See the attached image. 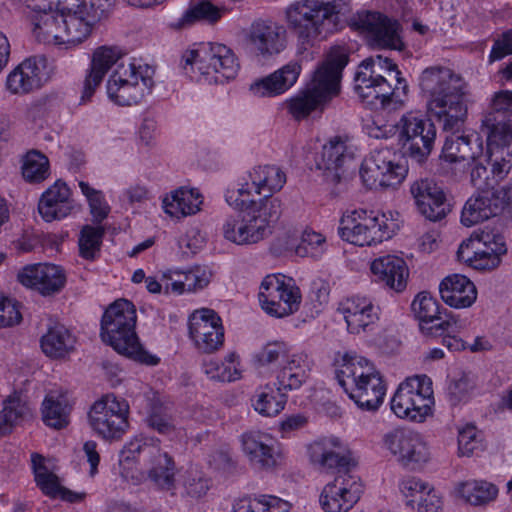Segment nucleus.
Returning <instances> with one entry per match:
<instances>
[{"label": "nucleus", "instance_id": "nucleus-1", "mask_svg": "<svg viewBox=\"0 0 512 512\" xmlns=\"http://www.w3.org/2000/svg\"><path fill=\"white\" fill-rule=\"evenodd\" d=\"M419 86L427 99V110L446 132L441 157L449 164L453 175L462 179L470 159L481 155L483 140L477 134L457 135L468 114V83L453 70L442 66L424 69L419 77Z\"/></svg>", "mask_w": 512, "mask_h": 512}, {"label": "nucleus", "instance_id": "nucleus-2", "mask_svg": "<svg viewBox=\"0 0 512 512\" xmlns=\"http://www.w3.org/2000/svg\"><path fill=\"white\" fill-rule=\"evenodd\" d=\"M351 12L350 0H298L285 11L289 29L303 45L340 31Z\"/></svg>", "mask_w": 512, "mask_h": 512}, {"label": "nucleus", "instance_id": "nucleus-3", "mask_svg": "<svg viewBox=\"0 0 512 512\" xmlns=\"http://www.w3.org/2000/svg\"><path fill=\"white\" fill-rule=\"evenodd\" d=\"M491 161V150H482L481 155L470 159L466 172H469V182L478 193L470 197L461 213V223L471 227L479 222L498 216L504 209L512 206V185L494 189L495 181L490 179L487 168ZM467 176V173L464 177Z\"/></svg>", "mask_w": 512, "mask_h": 512}, {"label": "nucleus", "instance_id": "nucleus-4", "mask_svg": "<svg viewBox=\"0 0 512 512\" xmlns=\"http://www.w3.org/2000/svg\"><path fill=\"white\" fill-rule=\"evenodd\" d=\"M355 91L363 102L382 106L390 103L403 104L408 85L397 65L382 55L362 61L355 76Z\"/></svg>", "mask_w": 512, "mask_h": 512}, {"label": "nucleus", "instance_id": "nucleus-5", "mask_svg": "<svg viewBox=\"0 0 512 512\" xmlns=\"http://www.w3.org/2000/svg\"><path fill=\"white\" fill-rule=\"evenodd\" d=\"M336 379L360 409L376 411L383 403L386 384L380 371L367 358L345 353L336 369Z\"/></svg>", "mask_w": 512, "mask_h": 512}, {"label": "nucleus", "instance_id": "nucleus-6", "mask_svg": "<svg viewBox=\"0 0 512 512\" xmlns=\"http://www.w3.org/2000/svg\"><path fill=\"white\" fill-rule=\"evenodd\" d=\"M135 305L127 299H117L105 310L101 319L102 340L116 352L134 361L157 365L159 358L145 351L135 331Z\"/></svg>", "mask_w": 512, "mask_h": 512}, {"label": "nucleus", "instance_id": "nucleus-7", "mask_svg": "<svg viewBox=\"0 0 512 512\" xmlns=\"http://www.w3.org/2000/svg\"><path fill=\"white\" fill-rule=\"evenodd\" d=\"M181 67L193 81L219 84L234 79L240 64L228 46L220 43H200L182 54Z\"/></svg>", "mask_w": 512, "mask_h": 512}, {"label": "nucleus", "instance_id": "nucleus-8", "mask_svg": "<svg viewBox=\"0 0 512 512\" xmlns=\"http://www.w3.org/2000/svg\"><path fill=\"white\" fill-rule=\"evenodd\" d=\"M116 0H62L61 18L63 46L75 48L85 42L96 25L112 11Z\"/></svg>", "mask_w": 512, "mask_h": 512}, {"label": "nucleus", "instance_id": "nucleus-9", "mask_svg": "<svg viewBox=\"0 0 512 512\" xmlns=\"http://www.w3.org/2000/svg\"><path fill=\"white\" fill-rule=\"evenodd\" d=\"M398 229L397 212L357 209L342 216L338 234L353 245L371 246L390 239Z\"/></svg>", "mask_w": 512, "mask_h": 512}, {"label": "nucleus", "instance_id": "nucleus-10", "mask_svg": "<svg viewBox=\"0 0 512 512\" xmlns=\"http://www.w3.org/2000/svg\"><path fill=\"white\" fill-rule=\"evenodd\" d=\"M155 70L141 60L121 62L107 82V95L119 106H132L140 103L154 86Z\"/></svg>", "mask_w": 512, "mask_h": 512}, {"label": "nucleus", "instance_id": "nucleus-11", "mask_svg": "<svg viewBox=\"0 0 512 512\" xmlns=\"http://www.w3.org/2000/svg\"><path fill=\"white\" fill-rule=\"evenodd\" d=\"M506 253L505 237L500 230L485 226L461 242L457 256L475 270L491 271L500 266Z\"/></svg>", "mask_w": 512, "mask_h": 512}, {"label": "nucleus", "instance_id": "nucleus-12", "mask_svg": "<svg viewBox=\"0 0 512 512\" xmlns=\"http://www.w3.org/2000/svg\"><path fill=\"white\" fill-rule=\"evenodd\" d=\"M408 167L397 153L389 148L375 149L363 160L360 177L369 189H395L405 180Z\"/></svg>", "mask_w": 512, "mask_h": 512}, {"label": "nucleus", "instance_id": "nucleus-13", "mask_svg": "<svg viewBox=\"0 0 512 512\" xmlns=\"http://www.w3.org/2000/svg\"><path fill=\"white\" fill-rule=\"evenodd\" d=\"M432 380L426 375L407 378L391 400V410L402 419L423 422L432 412Z\"/></svg>", "mask_w": 512, "mask_h": 512}, {"label": "nucleus", "instance_id": "nucleus-14", "mask_svg": "<svg viewBox=\"0 0 512 512\" xmlns=\"http://www.w3.org/2000/svg\"><path fill=\"white\" fill-rule=\"evenodd\" d=\"M382 447L403 468L418 471L432 459V451L425 437L414 430L395 428L382 437Z\"/></svg>", "mask_w": 512, "mask_h": 512}, {"label": "nucleus", "instance_id": "nucleus-15", "mask_svg": "<svg viewBox=\"0 0 512 512\" xmlns=\"http://www.w3.org/2000/svg\"><path fill=\"white\" fill-rule=\"evenodd\" d=\"M129 404L114 394H106L96 401L88 419L92 430L106 441H118L129 428Z\"/></svg>", "mask_w": 512, "mask_h": 512}, {"label": "nucleus", "instance_id": "nucleus-16", "mask_svg": "<svg viewBox=\"0 0 512 512\" xmlns=\"http://www.w3.org/2000/svg\"><path fill=\"white\" fill-rule=\"evenodd\" d=\"M258 299L265 313L283 318L299 309L302 295L292 278L282 274H271L262 280Z\"/></svg>", "mask_w": 512, "mask_h": 512}, {"label": "nucleus", "instance_id": "nucleus-17", "mask_svg": "<svg viewBox=\"0 0 512 512\" xmlns=\"http://www.w3.org/2000/svg\"><path fill=\"white\" fill-rule=\"evenodd\" d=\"M407 154L421 163L430 155L436 139L433 122L420 112H407L397 123Z\"/></svg>", "mask_w": 512, "mask_h": 512}, {"label": "nucleus", "instance_id": "nucleus-18", "mask_svg": "<svg viewBox=\"0 0 512 512\" xmlns=\"http://www.w3.org/2000/svg\"><path fill=\"white\" fill-rule=\"evenodd\" d=\"M348 57L341 51L330 53L311 74L304 88L326 107L340 94L342 70Z\"/></svg>", "mask_w": 512, "mask_h": 512}, {"label": "nucleus", "instance_id": "nucleus-19", "mask_svg": "<svg viewBox=\"0 0 512 512\" xmlns=\"http://www.w3.org/2000/svg\"><path fill=\"white\" fill-rule=\"evenodd\" d=\"M356 152L357 147L352 137L347 134L332 136L323 145L316 160L317 169L322 171L326 182L337 184L354 160Z\"/></svg>", "mask_w": 512, "mask_h": 512}, {"label": "nucleus", "instance_id": "nucleus-20", "mask_svg": "<svg viewBox=\"0 0 512 512\" xmlns=\"http://www.w3.org/2000/svg\"><path fill=\"white\" fill-rule=\"evenodd\" d=\"M358 26L368 43L376 48L401 51L405 45L401 36V25L379 12L359 15Z\"/></svg>", "mask_w": 512, "mask_h": 512}, {"label": "nucleus", "instance_id": "nucleus-21", "mask_svg": "<svg viewBox=\"0 0 512 512\" xmlns=\"http://www.w3.org/2000/svg\"><path fill=\"white\" fill-rule=\"evenodd\" d=\"M188 327L189 336L198 350L212 353L223 346L224 327L220 316L214 310H195L189 317Z\"/></svg>", "mask_w": 512, "mask_h": 512}, {"label": "nucleus", "instance_id": "nucleus-22", "mask_svg": "<svg viewBox=\"0 0 512 512\" xmlns=\"http://www.w3.org/2000/svg\"><path fill=\"white\" fill-rule=\"evenodd\" d=\"M246 42L257 57L268 59L286 48V30L275 21L256 19L246 32Z\"/></svg>", "mask_w": 512, "mask_h": 512}, {"label": "nucleus", "instance_id": "nucleus-23", "mask_svg": "<svg viewBox=\"0 0 512 512\" xmlns=\"http://www.w3.org/2000/svg\"><path fill=\"white\" fill-rule=\"evenodd\" d=\"M145 472L132 471L129 468H122V476L137 485L148 478L158 489L163 491H174L176 486V464L173 458L160 448L144 465Z\"/></svg>", "mask_w": 512, "mask_h": 512}, {"label": "nucleus", "instance_id": "nucleus-24", "mask_svg": "<svg viewBox=\"0 0 512 512\" xmlns=\"http://www.w3.org/2000/svg\"><path fill=\"white\" fill-rule=\"evenodd\" d=\"M240 443L249 464L257 470L271 471L282 461L281 450L267 434L248 431L240 436Z\"/></svg>", "mask_w": 512, "mask_h": 512}, {"label": "nucleus", "instance_id": "nucleus-25", "mask_svg": "<svg viewBox=\"0 0 512 512\" xmlns=\"http://www.w3.org/2000/svg\"><path fill=\"white\" fill-rule=\"evenodd\" d=\"M23 286L39 292L43 296L58 294L66 284V274L62 267L50 263H36L24 266L17 274Z\"/></svg>", "mask_w": 512, "mask_h": 512}, {"label": "nucleus", "instance_id": "nucleus-26", "mask_svg": "<svg viewBox=\"0 0 512 512\" xmlns=\"http://www.w3.org/2000/svg\"><path fill=\"white\" fill-rule=\"evenodd\" d=\"M343 316L347 329L352 334H360L371 329L379 320L380 309L372 299L354 295L343 299L337 308Z\"/></svg>", "mask_w": 512, "mask_h": 512}, {"label": "nucleus", "instance_id": "nucleus-27", "mask_svg": "<svg viewBox=\"0 0 512 512\" xmlns=\"http://www.w3.org/2000/svg\"><path fill=\"white\" fill-rule=\"evenodd\" d=\"M302 71L298 60H291L267 76L255 79L249 85V93L255 98H273L292 88Z\"/></svg>", "mask_w": 512, "mask_h": 512}, {"label": "nucleus", "instance_id": "nucleus-28", "mask_svg": "<svg viewBox=\"0 0 512 512\" xmlns=\"http://www.w3.org/2000/svg\"><path fill=\"white\" fill-rule=\"evenodd\" d=\"M124 56L125 51L118 46L102 45L93 51L91 62L83 81L81 103H86L91 99L107 72L113 65L118 66L121 63L119 61Z\"/></svg>", "mask_w": 512, "mask_h": 512}, {"label": "nucleus", "instance_id": "nucleus-29", "mask_svg": "<svg viewBox=\"0 0 512 512\" xmlns=\"http://www.w3.org/2000/svg\"><path fill=\"white\" fill-rule=\"evenodd\" d=\"M415 317L420 322V328L427 335H441L444 331L456 332L458 320L450 316L441 320L439 302L427 292L419 293L411 304Z\"/></svg>", "mask_w": 512, "mask_h": 512}, {"label": "nucleus", "instance_id": "nucleus-30", "mask_svg": "<svg viewBox=\"0 0 512 512\" xmlns=\"http://www.w3.org/2000/svg\"><path fill=\"white\" fill-rule=\"evenodd\" d=\"M48 79L47 60L34 56L22 61L8 74L6 87L13 94H26L40 88Z\"/></svg>", "mask_w": 512, "mask_h": 512}, {"label": "nucleus", "instance_id": "nucleus-31", "mask_svg": "<svg viewBox=\"0 0 512 512\" xmlns=\"http://www.w3.org/2000/svg\"><path fill=\"white\" fill-rule=\"evenodd\" d=\"M361 493V484L354 477L343 475L324 487L320 503L326 512H347L357 503Z\"/></svg>", "mask_w": 512, "mask_h": 512}, {"label": "nucleus", "instance_id": "nucleus-32", "mask_svg": "<svg viewBox=\"0 0 512 512\" xmlns=\"http://www.w3.org/2000/svg\"><path fill=\"white\" fill-rule=\"evenodd\" d=\"M372 281L396 293L405 290L409 277V269L402 257L383 255L370 263Z\"/></svg>", "mask_w": 512, "mask_h": 512}, {"label": "nucleus", "instance_id": "nucleus-33", "mask_svg": "<svg viewBox=\"0 0 512 512\" xmlns=\"http://www.w3.org/2000/svg\"><path fill=\"white\" fill-rule=\"evenodd\" d=\"M311 463L323 470L344 467L349 462L347 444L336 436H325L316 439L307 447Z\"/></svg>", "mask_w": 512, "mask_h": 512}, {"label": "nucleus", "instance_id": "nucleus-34", "mask_svg": "<svg viewBox=\"0 0 512 512\" xmlns=\"http://www.w3.org/2000/svg\"><path fill=\"white\" fill-rule=\"evenodd\" d=\"M410 192L418 211L431 221L441 220L446 216L448 206L445 194L433 180L420 179L412 183Z\"/></svg>", "mask_w": 512, "mask_h": 512}, {"label": "nucleus", "instance_id": "nucleus-35", "mask_svg": "<svg viewBox=\"0 0 512 512\" xmlns=\"http://www.w3.org/2000/svg\"><path fill=\"white\" fill-rule=\"evenodd\" d=\"M247 211L236 212L224 217L220 231L223 238L237 246H248L262 241L259 232Z\"/></svg>", "mask_w": 512, "mask_h": 512}, {"label": "nucleus", "instance_id": "nucleus-36", "mask_svg": "<svg viewBox=\"0 0 512 512\" xmlns=\"http://www.w3.org/2000/svg\"><path fill=\"white\" fill-rule=\"evenodd\" d=\"M73 207L70 188L57 180L42 194L38 210L45 221L51 222L68 216Z\"/></svg>", "mask_w": 512, "mask_h": 512}, {"label": "nucleus", "instance_id": "nucleus-37", "mask_svg": "<svg viewBox=\"0 0 512 512\" xmlns=\"http://www.w3.org/2000/svg\"><path fill=\"white\" fill-rule=\"evenodd\" d=\"M311 368L312 361L307 353H290L276 372L275 385L284 391L299 389L308 379Z\"/></svg>", "mask_w": 512, "mask_h": 512}, {"label": "nucleus", "instance_id": "nucleus-38", "mask_svg": "<svg viewBox=\"0 0 512 512\" xmlns=\"http://www.w3.org/2000/svg\"><path fill=\"white\" fill-rule=\"evenodd\" d=\"M442 300L450 307L461 309L470 307L477 299V289L466 276L453 274L444 278L439 286Z\"/></svg>", "mask_w": 512, "mask_h": 512}, {"label": "nucleus", "instance_id": "nucleus-39", "mask_svg": "<svg viewBox=\"0 0 512 512\" xmlns=\"http://www.w3.org/2000/svg\"><path fill=\"white\" fill-rule=\"evenodd\" d=\"M35 39L49 45L62 47L63 38L60 13L54 9L26 17Z\"/></svg>", "mask_w": 512, "mask_h": 512}, {"label": "nucleus", "instance_id": "nucleus-40", "mask_svg": "<svg viewBox=\"0 0 512 512\" xmlns=\"http://www.w3.org/2000/svg\"><path fill=\"white\" fill-rule=\"evenodd\" d=\"M248 173L257 195L271 196L279 192L287 181L285 172L276 165L255 166Z\"/></svg>", "mask_w": 512, "mask_h": 512}, {"label": "nucleus", "instance_id": "nucleus-41", "mask_svg": "<svg viewBox=\"0 0 512 512\" xmlns=\"http://www.w3.org/2000/svg\"><path fill=\"white\" fill-rule=\"evenodd\" d=\"M75 336L61 324L51 326L41 338V348L50 358L60 359L69 355L75 348Z\"/></svg>", "mask_w": 512, "mask_h": 512}, {"label": "nucleus", "instance_id": "nucleus-42", "mask_svg": "<svg viewBox=\"0 0 512 512\" xmlns=\"http://www.w3.org/2000/svg\"><path fill=\"white\" fill-rule=\"evenodd\" d=\"M201 204L202 196L195 189L180 188L163 200L165 212L176 218L195 214L200 210Z\"/></svg>", "mask_w": 512, "mask_h": 512}, {"label": "nucleus", "instance_id": "nucleus-43", "mask_svg": "<svg viewBox=\"0 0 512 512\" xmlns=\"http://www.w3.org/2000/svg\"><path fill=\"white\" fill-rule=\"evenodd\" d=\"M179 279L173 280L172 276L167 274L163 275V279L172 280V282L165 283V289L167 292H173L176 294H182L184 292H195L197 290L206 287L211 280V272L201 266H195L187 270L186 272H174Z\"/></svg>", "mask_w": 512, "mask_h": 512}, {"label": "nucleus", "instance_id": "nucleus-44", "mask_svg": "<svg viewBox=\"0 0 512 512\" xmlns=\"http://www.w3.org/2000/svg\"><path fill=\"white\" fill-rule=\"evenodd\" d=\"M259 232L265 238L271 223L279 220L282 214V201L279 198L264 196L247 210Z\"/></svg>", "mask_w": 512, "mask_h": 512}, {"label": "nucleus", "instance_id": "nucleus-45", "mask_svg": "<svg viewBox=\"0 0 512 512\" xmlns=\"http://www.w3.org/2000/svg\"><path fill=\"white\" fill-rule=\"evenodd\" d=\"M482 132L487 136V148L504 147L512 143V117L502 114H487L482 122Z\"/></svg>", "mask_w": 512, "mask_h": 512}, {"label": "nucleus", "instance_id": "nucleus-46", "mask_svg": "<svg viewBox=\"0 0 512 512\" xmlns=\"http://www.w3.org/2000/svg\"><path fill=\"white\" fill-rule=\"evenodd\" d=\"M239 356L235 352L228 353L223 361L207 359L202 369L205 375L215 381L232 382L241 378Z\"/></svg>", "mask_w": 512, "mask_h": 512}, {"label": "nucleus", "instance_id": "nucleus-47", "mask_svg": "<svg viewBox=\"0 0 512 512\" xmlns=\"http://www.w3.org/2000/svg\"><path fill=\"white\" fill-rule=\"evenodd\" d=\"M225 13V9L218 8L209 1H200L191 5L183 15L171 23V27L176 30L185 29L198 21L208 23L217 22Z\"/></svg>", "mask_w": 512, "mask_h": 512}, {"label": "nucleus", "instance_id": "nucleus-48", "mask_svg": "<svg viewBox=\"0 0 512 512\" xmlns=\"http://www.w3.org/2000/svg\"><path fill=\"white\" fill-rule=\"evenodd\" d=\"M457 493L467 503L482 506L494 501L499 490L495 484L485 480H468L457 486Z\"/></svg>", "mask_w": 512, "mask_h": 512}, {"label": "nucleus", "instance_id": "nucleus-49", "mask_svg": "<svg viewBox=\"0 0 512 512\" xmlns=\"http://www.w3.org/2000/svg\"><path fill=\"white\" fill-rule=\"evenodd\" d=\"M159 449V440L144 435H137L125 443L120 452V463L126 468V464L142 459L143 465Z\"/></svg>", "mask_w": 512, "mask_h": 512}, {"label": "nucleus", "instance_id": "nucleus-50", "mask_svg": "<svg viewBox=\"0 0 512 512\" xmlns=\"http://www.w3.org/2000/svg\"><path fill=\"white\" fill-rule=\"evenodd\" d=\"M291 504L273 495L247 496L235 501L234 512H289Z\"/></svg>", "mask_w": 512, "mask_h": 512}, {"label": "nucleus", "instance_id": "nucleus-51", "mask_svg": "<svg viewBox=\"0 0 512 512\" xmlns=\"http://www.w3.org/2000/svg\"><path fill=\"white\" fill-rule=\"evenodd\" d=\"M284 390L276 389L270 385L260 387L252 399L254 409L265 417L278 415L285 407L286 395Z\"/></svg>", "mask_w": 512, "mask_h": 512}, {"label": "nucleus", "instance_id": "nucleus-52", "mask_svg": "<svg viewBox=\"0 0 512 512\" xmlns=\"http://www.w3.org/2000/svg\"><path fill=\"white\" fill-rule=\"evenodd\" d=\"M31 416L28 404L18 395L10 396L4 401L0 411V435L9 433L15 425L20 424Z\"/></svg>", "mask_w": 512, "mask_h": 512}, {"label": "nucleus", "instance_id": "nucleus-53", "mask_svg": "<svg viewBox=\"0 0 512 512\" xmlns=\"http://www.w3.org/2000/svg\"><path fill=\"white\" fill-rule=\"evenodd\" d=\"M69 407L65 397L48 394L42 403V417L44 423L52 428L61 429L68 425Z\"/></svg>", "mask_w": 512, "mask_h": 512}, {"label": "nucleus", "instance_id": "nucleus-54", "mask_svg": "<svg viewBox=\"0 0 512 512\" xmlns=\"http://www.w3.org/2000/svg\"><path fill=\"white\" fill-rule=\"evenodd\" d=\"M285 106L289 115L296 121L304 120L313 112H323L327 108L315 96L308 93L305 88L287 99Z\"/></svg>", "mask_w": 512, "mask_h": 512}, {"label": "nucleus", "instance_id": "nucleus-55", "mask_svg": "<svg viewBox=\"0 0 512 512\" xmlns=\"http://www.w3.org/2000/svg\"><path fill=\"white\" fill-rule=\"evenodd\" d=\"M31 461L38 487L45 495L57 498L62 486L59 483L58 477L46 467L44 457L35 453L32 454Z\"/></svg>", "mask_w": 512, "mask_h": 512}, {"label": "nucleus", "instance_id": "nucleus-56", "mask_svg": "<svg viewBox=\"0 0 512 512\" xmlns=\"http://www.w3.org/2000/svg\"><path fill=\"white\" fill-rule=\"evenodd\" d=\"M49 160L39 151H29L23 158L22 175L30 183H39L49 176Z\"/></svg>", "mask_w": 512, "mask_h": 512}, {"label": "nucleus", "instance_id": "nucleus-57", "mask_svg": "<svg viewBox=\"0 0 512 512\" xmlns=\"http://www.w3.org/2000/svg\"><path fill=\"white\" fill-rule=\"evenodd\" d=\"M103 236L102 227L85 225L78 240L80 256L86 260H95L99 257Z\"/></svg>", "mask_w": 512, "mask_h": 512}, {"label": "nucleus", "instance_id": "nucleus-58", "mask_svg": "<svg viewBox=\"0 0 512 512\" xmlns=\"http://www.w3.org/2000/svg\"><path fill=\"white\" fill-rule=\"evenodd\" d=\"M211 486V479L204 472L189 469L186 471L182 482L183 495L193 500H199L207 495Z\"/></svg>", "mask_w": 512, "mask_h": 512}, {"label": "nucleus", "instance_id": "nucleus-59", "mask_svg": "<svg viewBox=\"0 0 512 512\" xmlns=\"http://www.w3.org/2000/svg\"><path fill=\"white\" fill-rule=\"evenodd\" d=\"M254 195H257L256 189L252 187V181L249 180V173H247V176L238 183L237 188L226 191L225 199L229 206L247 211L256 203L253 200Z\"/></svg>", "mask_w": 512, "mask_h": 512}, {"label": "nucleus", "instance_id": "nucleus-60", "mask_svg": "<svg viewBox=\"0 0 512 512\" xmlns=\"http://www.w3.org/2000/svg\"><path fill=\"white\" fill-rule=\"evenodd\" d=\"M290 350V345L287 342L273 340L265 343L255 354L254 359L258 366L267 367L286 359Z\"/></svg>", "mask_w": 512, "mask_h": 512}, {"label": "nucleus", "instance_id": "nucleus-61", "mask_svg": "<svg viewBox=\"0 0 512 512\" xmlns=\"http://www.w3.org/2000/svg\"><path fill=\"white\" fill-rule=\"evenodd\" d=\"M431 486L427 481L416 476H405L399 482V490L404 498L405 505L414 510L417 501Z\"/></svg>", "mask_w": 512, "mask_h": 512}, {"label": "nucleus", "instance_id": "nucleus-62", "mask_svg": "<svg viewBox=\"0 0 512 512\" xmlns=\"http://www.w3.org/2000/svg\"><path fill=\"white\" fill-rule=\"evenodd\" d=\"M78 186L89 203L90 212L95 221L101 222L104 220L110 212V206L105 200L102 191L94 189L89 183L84 181H80Z\"/></svg>", "mask_w": 512, "mask_h": 512}, {"label": "nucleus", "instance_id": "nucleus-63", "mask_svg": "<svg viewBox=\"0 0 512 512\" xmlns=\"http://www.w3.org/2000/svg\"><path fill=\"white\" fill-rule=\"evenodd\" d=\"M326 250L325 237L315 231L305 230L302 233L301 241L296 246L295 252L301 257H320Z\"/></svg>", "mask_w": 512, "mask_h": 512}, {"label": "nucleus", "instance_id": "nucleus-64", "mask_svg": "<svg viewBox=\"0 0 512 512\" xmlns=\"http://www.w3.org/2000/svg\"><path fill=\"white\" fill-rule=\"evenodd\" d=\"M474 387V381L468 374L462 373L451 379L446 389L449 401L453 405L467 401Z\"/></svg>", "mask_w": 512, "mask_h": 512}]
</instances>
